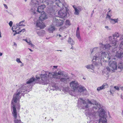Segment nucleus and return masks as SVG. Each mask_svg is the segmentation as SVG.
<instances>
[{
    "label": "nucleus",
    "instance_id": "nucleus-1",
    "mask_svg": "<svg viewBox=\"0 0 123 123\" xmlns=\"http://www.w3.org/2000/svg\"><path fill=\"white\" fill-rule=\"evenodd\" d=\"M40 77H37V75L36 77V79L32 77L29 80H27L26 84L21 85L17 91L13 95L12 100L14 98H16L18 96L20 97L19 100L22 95L24 96V94L26 93L31 90L33 85H31L34 81H35L37 83L42 84L45 85L48 84L50 81V79L47 74V73L46 72L43 74H41Z\"/></svg>",
    "mask_w": 123,
    "mask_h": 123
},
{
    "label": "nucleus",
    "instance_id": "nucleus-2",
    "mask_svg": "<svg viewBox=\"0 0 123 123\" xmlns=\"http://www.w3.org/2000/svg\"><path fill=\"white\" fill-rule=\"evenodd\" d=\"M113 56L109 53L102 51L100 53H96L92 57V61L95 65L101 66L102 65V61L104 60L106 62L111 59H113Z\"/></svg>",
    "mask_w": 123,
    "mask_h": 123
},
{
    "label": "nucleus",
    "instance_id": "nucleus-3",
    "mask_svg": "<svg viewBox=\"0 0 123 123\" xmlns=\"http://www.w3.org/2000/svg\"><path fill=\"white\" fill-rule=\"evenodd\" d=\"M17 98L14 97L12 100L11 102V110L12 116L13 117L14 123H22L20 119V117L19 114L17 112L16 109L19 110L20 108L19 103V98L20 97L18 96Z\"/></svg>",
    "mask_w": 123,
    "mask_h": 123
},
{
    "label": "nucleus",
    "instance_id": "nucleus-4",
    "mask_svg": "<svg viewBox=\"0 0 123 123\" xmlns=\"http://www.w3.org/2000/svg\"><path fill=\"white\" fill-rule=\"evenodd\" d=\"M113 37L111 36L108 37V40L110 42L109 43H106L103 44L102 43L100 44L101 48L104 50H113L114 49L117 47L119 42L116 39L119 37V34L117 32H116L112 35Z\"/></svg>",
    "mask_w": 123,
    "mask_h": 123
},
{
    "label": "nucleus",
    "instance_id": "nucleus-5",
    "mask_svg": "<svg viewBox=\"0 0 123 123\" xmlns=\"http://www.w3.org/2000/svg\"><path fill=\"white\" fill-rule=\"evenodd\" d=\"M46 4L49 6V12H53L57 10V6L61 8H62L64 6L62 3H61L60 0H55V3L56 5H55L54 3L49 4V2H46Z\"/></svg>",
    "mask_w": 123,
    "mask_h": 123
},
{
    "label": "nucleus",
    "instance_id": "nucleus-6",
    "mask_svg": "<svg viewBox=\"0 0 123 123\" xmlns=\"http://www.w3.org/2000/svg\"><path fill=\"white\" fill-rule=\"evenodd\" d=\"M70 85L72 90L74 92H81L86 90L84 87L81 85L79 86L76 81H74L71 82L70 83Z\"/></svg>",
    "mask_w": 123,
    "mask_h": 123
},
{
    "label": "nucleus",
    "instance_id": "nucleus-7",
    "mask_svg": "<svg viewBox=\"0 0 123 123\" xmlns=\"http://www.w3.org/2000/svg\"><path fill=\"white\" fill-rule=\"evenodd\" d=\"M80 99L82 101V108L83 109H85L88 107V104L95 105V106L93 107V108L96 109H97L98 108L100 109L101 107V106L99 104L97 103L96 101L94 100H92L90 101L88 100H83L82 98H81Z\"/></svg>",
    "mask_w": 123,
    "mask_h": 123
},
{
    "label": "nucleus",
    "instance_id": "nucleus-8",
    "mask_svg": "<svg viewBox=\"0 0 123 123\" xmlns=\"http://www.w3.org/2000/svg\"><path fill=\"white\" fill-rule=\"evenodd\" d=\"M108 66L106 67V69L108 71H112L114 72L117 68V63L116 61H111L108 62Z\"/></svg>",
    "mask_w": 123,
    "mask_h": 123
},
{
    "label": "nucleus",
    "instance_id": "nucleus-9",
    "mask_svg": "<svg viewBox=\"0 0 123 123\" xmlns=\"http://www.w3.org/2000/svg\"><path fill=\"white\" fill-rule=\"evenodd\" d=\"M99 115L100 117L99 120V123H106L107 122L106 118V116L103 109H101V111H99Z\"/></svg>",
    "mask_w": 123,
    "mask_h": 123
},
{
    "label": "nucleus",
    "instance_id": "nucleus-10",
    "mask_svg": "<svg viewBox=\"0 0 123 123\" xmlns=\"http://www.w3.org/2000/svg\"><path fill=\"white\" fill-rule=\"evenodd\" d=\"M30 5L32 7L31 11L33 12L34 14L36 13L35 11V8H36V7L40 5L39 2L37 0H32L30 3Z\"/></svg>",
    "mask_w": 123,
    "mask_h": 123
},
{
    "label": "nucleus",
    "instance_id": "nucleus-11",
    "mask_svg": "<svg viewBox=\"0 0 123 123\" xmlns=\"http://www.w3.org/2000/svg\"><path fill=\"white\" fill-rule=\"evenodd\" d=\"M63 22V21L62 20L54 18L53 20L52 24L53 25L59 27L62 25Z\"/></svg>",
    "mask_w": 123,
    "mask_h": 123
},
{
    "label": "nucleus",
    "instance_id": "nucleus-12",
    "mask_svg": "<svg viewBox=\"0 0 123 123\" xmlns=\"http://www.w3.org/2000/svg\"><path fill=\"white\" fill-rule=\"evenodd\" d=\"M86 115L90 117L91 116L92 117L94 116L96 114L97 112L94 111V110L92 109H90L86 111Z\"/></svg>",
    "mask_w": 123,
    "mask_h": 123
},
{
    "label": "nucleus",
    "instance_id": "nucleus-13",
    "mask_svg": "<svg viewBox=\"0 0 123 123\" xmlns=\"http://www.w3.org/2000/svg\"><path fill=\"white\" fill-rule=\"evenodd\" d=\"M67 10L64 9L60 10L58 12V17L62 18L65 17L67 15Z\"/></svg>",
    "mask_w": 123,
    "mask_h": 123
},
{
    "label": "nucleus",
    "instance_id": "nucleus-14",
    "mask_svg": "<svg viewBox=\"0 0 123 123\" xmlns=\"http://www.w3.org/2000/svg\"><path fill=\"white\" fill-rule=\"evenodd\" d=\"M47 73V74L49 79H50V81L53 78L59 79V77H57L56 75L57 74L55 73V72H46Z\"/></svg>",
    "mask_w": 123,
    "mask_h": 123
},
{
    "label": "nucleus",
    "instance_id": "nucleus-15",
    "mask_svg": "<svg viewBox=\"0 0 123 123\" xmlns=\"http://www.w3.org/2000/svg\"><path fill=\"white\" fill-rule=\"evenodd\" d=\"M36 26L39 27L41 29H43L45 26L44 24L42 23V21L40 19L37 21L36 24Z\"/></svg>",
    "mask_w": 123,
    "mask_h": 123
},
{
    "label": "nucleus",
    "instance_id": "nucleus-16",
    "mask_svg": "<svg viewBox=\"0 0 123 123\" xmlns=\"http://www.w3.org/2000/svg\"><path fill=\"white\" fill-rule=\"evenodd\" d=\"M109 87L108 84L106 83H104L101 86L98 87L97 88V90L98 91H100L101 90L104 89L105 88H107Z\"/></svg>",
    "mask_w": 123,
    "mask_h": 123
},
{
    "label": "nucleus",
    "instance_id": "nucleus-17",
    "mask_svg": "<svg viewBox=\"0 0 123 123\" xmlns=\"http://www.w3.org/2000/svg\"><path fill=\"white\" fill-rule=\"evenodd\" d=\"M76 35L78 39L80 42L82 41L81 38L80 33V29L79 27H77L76 31Z\"/></svg>",
    "mask_w": 123,
    "mask_h": 123
},
{
    "label": "nucleus",
    "instance_id": "nucleus-18",
    "mask_svg": "<svg viewBox=\"0 0 123 123\" xmlns=\"http://www.w3.org/2000/svg\"><path fill=\"white\" fill-rule=\"evenodd\" d=\"M41 13V16L39 18L40 20L43 21L44 19L47 18V16L44 12H43Z\"/></svg>",
    "mask_w": 123,
    "mask_h": 123
},
{
    "label": "nucleus",
    "instance_id": "nucleus-19",
    "mask_svg": "<svg viewBox=\"0 0 123 123\" xmlns=\"http://www.w3.org/2000/svg\"><path fill=\"white\" fill-rule=\"evenodd\" d=\"M45 7V5H42L40 6H39L37 8V11L39 13L43 12V11Z\"/></svg>",
    "mask_w": 123,
    "mask_h": 123
},
{
    "label": "nucleus",
    "instance_id": "nucleus-20",
    "mask_svg": "<svg viewBox=\"0 0 123 123\" xmlns=\"http://www.w3.org/2000/svg\"><path fill=\"white\" fill-rule=\"evenodd\" d=\"M54 25H51L48 28V30L49 33H52L55 30L56 28Z\"/></svg>",
    "mask_w": 123,
    "mask_h": 123
},
{
    "label": "nucleus",
    "instance_id": "nucleus-21",
    "mask_svg": "<svg viewBox=\"0 0 123 123\" xmlns=\"http://www.w3.org/2000/svg\"><path fill=\"white\" fill-rule=\"evenodd\" d=\"M115 56L118 58H122L123 57V52L117 51L116 53Z\"/></svg>",
    "mask_w": 123,
    "mask_h": 123
},
{
    "label": "nucleus",
    "instance_id": "nucleus-22",
    "mask_svg": "<svg viewBox=\"0 0 123 123\" xmlns=\"http://www.w3.org/2000/svg\"><path fill=\"white\" fill-rule=\"evenodd\" d=\"M15 29L16 30L15 31L12 30L13 32H15L13 34L14 36L16 34H19V33L21 32V30L20 27L19 28V27H18H18H17L15 28Z\"/></svg>",
    "mask_w": 123,
    "mask_h": 123
},
{
    "label": "nucleus",
    "instance_id": "nucleus-23",
    "mask_svg": "<svg viewBox=\"0 0 123 123\" xmlns=\"http://www.w3.org/2000/svg\"><path fill=\"white\" fill-rule=\"evenodd\" d=\"M25 21V20H24L20 22L19 23H17L16 24L17 26H13L12 27V29L13 28H15V27H18L20 26H25V25L23 24V23Z\"/></svg>",
    "mask_w": 123,
    "mask_h": 123
},
{
    "label": "nucleus",
    "instance_id": "nucleus-24",
    "mask_svg": "<svg viewBox=\"0 0 123 123\" xmlns=\"http://www.w3.org/2000/svg\"><path fill=\"white\" fill-rule=\"evenodd\" d=\"M75 42L73 40L72 38H70V44L72 46V47L70 48V49L73 50L74 49V47L73 46L75 44Z\"/></svg>",
    "mask_w": 123,
    "mask_h": 123
},
{
    "label": "nucleus",
    "instance_id": "nucleus-25",
    "mask_svg": "<svg viewBox=\"0 0 123 123\" xmlns=\"http://www.w3.org/2000/svg\"><path fill=\"white\" fill-rule=\"evenodd\" d=\"M73 6L75 10V12L74 13V14L76 15H78L79 14L80 11H79V10L75 6Z\"/></svg>",
    "mask_w": 123,
    "mask_h": 123
},
{
    "label": "nucleus",
    "instance_id": "nucleus-26",
    "mask_svg": "<svg viewBox=\"0 0 123 123\" xmlns=\"http://www.w3.org/2000/svg\"><path fill=\"white\" fill-rule=\"evenodd\" d=\"M45 31L43 30L40 31H38L37 32V33L38 35L40 36H43V35L45 34Z\"/></svg>",
    "mask_w": 123,
    "mask_h": 123
},
{
    "label": "nucleus",
    "instance_id": "nucleus-27",
    "mask_svg": "<svg viewBox=\"0 0 123 123\" xmlns=\"http://www.w3.org/2000/svg\"><path fill=\"white\" fill-rule=\"evenodd\" d=\"M115 90L114 87L113 86L111 87L110 89V91L108 92V93H110L109 94L112 95L114 93Z\"/></svg>",
    "mask_w": 123,
    "mask_h": 123
},
{
    "label": "nucleus",
    "instance_id": "nucleus-28",
    "mask_svg": "<svg viewBox=\"0 0 123 123\" xmlns=\"http://www.w3.org/2000/svg\"><path fill=\"white\" fill-rule=\"evenodd\" d=\"M85 67L87 69H89L93 70L94 68V67L92 65H88L86 66Z\"/></svg>",
    "mask_w": 123,
    "mask_h": 123
},
{
    "label": "nucleus",
    "instance_id": "nucleus-29",
    "mask_svg": "<svg viewBox=\"0 0 123 123\" xmlns=\"http://www.w3.org/2000/svg\"><path fill=\"white\" fill-rule=\"evenodd\" d=\"M118 68L122 70L123 69V63L120 62L118 64Z\"/></svg>",
    "mask_w": 123,
    "mask_h": 123
},
{
    "label": "nucleus",
    "instance_id": "nucleus-30",
    "mask_svg": "<svg viewBox=\"0 0 123 123\" xmlns=\"http://www.w3.org/2000/svg\"><path fill=\"white\" fill-rule=\"evenodd\" d=\"M118 18L117 19H111V22L113 24H114L116 23H117L118 21Z\"/></svg>",
    "mask_w": 123,
    "mask_h": 123
},
{
    "label": "nucleus",
    "instance_id": "nucleus-31",
    "mask_svg": "<svg viewBox=\"0 0 123 123\" xmlns=\"http://www.w3.org/2000/svg\"><path fill=\"white\" fill-rule=\"evenodd\" d=\"M119 47L120 49H123V41H122L120 42Z\"/></svg>",
    "mask_w": 123,
    "mask_h": 123
},
{
    "label": "nucleus",
    "instance_id": "nucleus-32",
    "mask_svg": "<svg viewBox=\"0 0 123 123\" xmlns=\"http://www.w3.org/2000/svg\"><path fill=\"white\" fill-rule=\"evenodd\" d=\"M67 79H66L65 78H62L60 79V81L65 83H66L67 82Z\"/></svg>",
    "mask_w": 123,
    "mask_h": 123
},
{
    "label": "nucleus",
    "instance_id": "nucleus-33",
    "mask_svg": "<svg viewBox=\"0 0 123 123\" xmlns=\"http://www.w3.org/2000/svg\"><path fill=\"white\" fill-rule=\"evenodd\" d=\"M99 48L98 47H95L93 48L92 52L98 51L99 50Z\"/></svg>",
    "mask_w": 123,
    "mask_h": 123
},
{
    "label": "nucleus",
    "instance_id": "nucleus-34",
    "mask_svg": "<svg viewBox=\"0 0 123 123\" xmlns=\"http://www.w3.org/2000/svg\"><path fill=\"white\" fill-rule=\"evenodd\" d=\"M55 73L57 74L56 75V76H57V77H59V79H60V75H62V73L61 72H59L58 73L56 72H55Z\"/></svg>",
    "mask_w": 123,
    "mask_h": 123
},
{
    "label": "nucleus",
    "instance_id": "nucleus-35",
    "mask_svg": "<svg viewBox=\"0 0 123 123\" xmlns=\"http://www.w3.org/2000/svg\"><path fill=\"white\" fill-rule=\"evenodd\" d=\"M16 61L18 63H22V62L20 60V59L19 58H17Z\"/></svg>",
    "mask_w": 123,
    "mask_h": 123
},
{
    "label": "nucleus",
    "instance_id": "nucleus-36",
    "mask_svg": "<svg viewBox=\"0 0 123 123\" xmlns=\"http://www.w3.org/2000/svg\"><path fill=\"white\" fill-rule=\"evenodd\" d=\"M114 87L115 88V90H116L117 91L119 90V87H118V86H115Z\"/></svg>",
    "mask_w": 123,
    "mask_h": 123
},
{
    "label": "nucleus",
    "instance_id": "nucleus-37",
    "mask_svg": "<svg viewBox=\"0 0 123 123\" xmlns=\"http://www.w3.org/2000/svg\"><path fill=\"white\" fill-rule=\"evenodd\" d=\"M65 28V26L62 27L60 28L59 29V30L60 31H62Z\"/></svg>",
    "mask_w": 123,
    "mask_h": 123
},
{
    "label": "nucleus",
    "instance_id": "nucleus-38",
    "mask_svg": "<svg viewBox=\"0 0 123 123\" xmlns=\"http://www.w3.org/2000/svg\"><path fill=\"white\" fill-rule=\"evenodd\" d=\"M77 8L79 10L80 12L82 10V8L80 6H78L77 7Z\"/></svg>",
    "mask_w": 123,
    "mask_h": 123
},
{
    "label": "nucleus",
    "instance_id": "nucleus-39",
    "mask_svg": "<svg viewBox=\"0 0 123 123\" xmlns=\"http://www.w3.org/2000/svg\"><path fill=\"white\" fill-rule=\"evenodd\" d=\"M28 44L29 45H30L31 47H34V45L31 43V42H29Z\"/></svg>",
    "mask_w": 123,
    "mask_h": 123
},
{
    "label": "nucleus",
    "instance_id": "nucleus-40",
    "mask_svg": "<svg viewBox=\"0 0 123 123\" xmlns=\"http://www.w3.org/2000/svg\"><path fill=\"white\" fill-rule=\"evenodd\" d=\"M109 11L108 12L107 14L110 15H111V10L110 9H109Z\"/></svg>",
    "mask_w": 123,
    "mask_h": 123
},
{
    "label": "nucleus",
    "instance_id": "nucleus-41",
    "mask_svg": "<svg viewBox=\"0 0 123 123\" xmlns=\"http://www.w3.org/2000/svg\"><path fill=\"white\" fill-rule=\"evenodd\" d=\"M66 25H69V20H66Z\"/></svg>",
    "mask_w": 123,
    "mask_h": 123
},
{
    "label": "nucleus",
    "instance_id": "nucleus-42",
    "mask_svg": "<svg viewBox=\"0 0 123 123\" xmlns=\"http://www.w3.org/2000/svg\"><path fill=\"white\" fill-rule=\"evenodd\" d=\"M13 23L12 21H10L9 23V26L11 27Z\"/></svg>",
    "mask_w": 123,
    "mask_h": 123
},
{
    "label": "nucleus",
    "instance_id": "nucleus-43",
    "mask_svg": "<svg viewBox=\"0 0 123 123\" xmlns=\"http://www.w3.org/2000/svg\"><path fill=\"white\" fill-rule=\"evenodd\" d=\"M67 89L66 88L64 90V92H65V93H67V92H69V91L68 90H67Z\"/></svg>",
    "mask_w": 123,
    "mask_h": 123
},
{
    "label": "nucleus",
    "instance_id": "nucleus-44",
    "mask_svg": "<svg viewBox=\"0 0 123 123\" xmlns=\"http://www.w3.org/2000/svg\"><path fill=\"white\" fill-rule=\"evenodd\" d=\"M105 28L107 30H111V28H109V27H108L107 26H106L105 27Z\"/></svg>",
    "mask_w": 123,
    "mask_h": 123
},
{
    "label": "nucleus",
    "instance_id": "nucleus-45",
    "mask_svg": "<svg viewBox=\"0 0 123 123\" xmlns=\"http://www.w3.org/2000/svg\"><path fill=\"white\" fill-rule=\"evenodd\" d=\"M111 15L107 14V16L106 17V18H111Z\"/></svg>",
    "mask_w": 123,
    "mask_h": 123
},
{
    "label": "nucleus",
    "instance_id": "nucleus-46",
    "mask_svg": "<svg viewBox=\"0 0 123 123\" xmlns=\"http://www.w3.org/2000/svg\"><path fill=\"white\" fill-rule=\"evenodd\" d=\"M72 76H71V78H74V75L72 73L71 74Z\"/></svg>",
    "mask_w": 123,
    "mask_h": 123
},
{
    "label": "nucleus",
    "instance_id": "nucleus-47",
    "mask_svg": "<svg viewBox=\"0 0 123 123\" xmlns=\"http://www.w3.org/2000/svg\"><path fill=\"white\" fill-rule=\"evenodd\" d=\"M24 40H25V41L26 42H27L28 43H29V42H31V41L30 40H29V42H28V40H27L26 39H24Z\"/></svg>",
    "mask_w": 123,
    "mask_h": 123
},
{
    "label": "nucleus",
    "instance_id": "nucleus-48",
    "mask_svg": "<svg viewBox=\"0 0 123 123\" xmlns=\"http://www.w3.org/2000/svg\"><path fill=\"white\" fill-rule=\"evenodd\" d=\"M4 6L6 8V9H7L8 8V7L6 4H4Z\"/></svg>",
    "mask_w": 123,
    "mask_h": 123
},
{
    "label": "nucleus",
    "instance_id": "nucleus-49",
    "mask_svg": "<svg viewBox=\"0 0 123 123\" xmlns=\"http://www.w3.org/2000/svg\"><path fill=\"white\" fill-rule=\"evenodd\" d=\"M25 31V29H23L22 30H21V32L22 31L23 32Z\"/></svg>",
    "mask_w": 123,
    "mask_h": 123
},
{
    "label": "nucleus",
    "instance_id": "nucleus-50",
    "mask_svg": "<svg viewBox=\"0 0 123 123\" xmlns=\"http://www.w3.org/2000/svg\"><path fill=\"white\" fill-rule=\"evenodd\" d=\"M57 66H54L53 67L54 68H57Z\"/></svg>",
    "mask_w": 123,
    "mask_h": 123
},
{
    "label": "nucleus",
    "instance_id": "nucleus-51",
    "mask_svg": "<svg viewBox=\"0 0 123 123\" xmlns=\"http://www.w3.org/2000/svg\"><path fill=\"white\" fill-rule=\"evenodd\" d=\"M28 49H29L31 51V52H32L33 51V50H32V49H30V48H28Z\"/></svg>",
    "mask_w": 123,
    "mask_h": 123
},
{
    "label": "nucleus",
    "instance_id": "nucleus-52",
    "mask_svg": "<svg viewBox=\"0 0 123 123\" xmlns=\"http://www.w3.org/2000/svg\"><path fill=\"white\" fill-rule=\"evenodd\" d=\"M14 46H17V44L15 42H14Z\"/></svg>",
    "mask_w": 123,
    "mask_h": 123
},
{
    "label": "nucleus",
    "instance_id": "nucleus-53",
    "mask_svg": "<svg viewBox=\"0 0 123 123\" xmlns=\"http://www.w3.org/2000/svg\"><path fill=\"white\" fill-rule=\"evenodd\" d=\"M21 63V64L20 65V66L22 67L24 66V64L22 62V63Z\"/></svg>",
    "mask_w": 123,
    "mask_h": 123
},
{
    "label": "nucleus",
    "instance_id": "nucleus-54",
    "mask_svg": "<svg viewBox=\"0 0 123 123\" xmlns=\"http://www.w3.org/2000/svg\"><path fill=\"white\" fill-rule=\"evenodd\" d=\"M93 13L92 12L91 14V17H92V15H93Z\"/></svg>",
    "mask_w": 123,
    "mask_h": 123
},
{
    "label": "nucleus",
    "instance_id": "nucleus-55",
    "mask_svg": "<svg viewBox=\"0 0 123 123\" xmlns=\"http://www.w3.org/2000/svg\"><path fill=\"white\" fill-rule=\"evenodd\" d=\"M57 36H59V37H61L62 36L60 35V34H59V35H57Z\"/></svg>",
    "mask_w": 123,
    "mask_h": 123
},
{
    "label": "nucleus",
    "instance_id": "nucleus-56",
    "mask_svg": "<svg viewBox=\"0 0 123 123\" xmlns=\"http://www.w3.org/2000/svg\"><path fill=\"white\" fill-rule=\"evenodd\" d=\"M2 55V53L0 52V56H1Z\"/></svg>",
    "mask_w": 123,
    "mask_h": 123
},
{
    "label": "nucleus",
    "instance_id": "nucleus-57",
    "mask_svg": "<svg viewBox=\"0 0 123 123\" xmlns=\"http://www.w3.org/2000/svg\"><path fill=\"white\" fill-rule=\"evenodd\" d=\"M123 39V37H121L120 38V40H121L122 39Z\"/></svg>",
    "mask_w": 123,
    "mask_h": 123
},
{
    "label": "nucleus",
    "instance_id": "nucleus-58",
    "mask_svg": "<svg viewBox=\"0 0 123 123\" xmlns=\"http://www.w3.org/2000/svg\"><path fill=\"white\" fill-rule=\"evenodd\" d=\"M121 89L123 91V87H121Z\"/></svg>",
    "mask_w": 123,
    "mask_h": 123
},
{
    "label": "nucleus",
    "instance_id": "nucleus-59",
    "mask_svg": "<svg viewBox=\"0 0 123 123\" xmlns=\"http://www.w3.org/2000/svg\"><path fill=\"white\" fill-rule=\"evenodd\" d=\"M99 2H100L102 0H97Z\"/></svg>",
    "mask_w": 123,
    "mask_h": 123
},
{
    "label": "nucleus",
    "instance_id": "nucleus-60",
    "mask_svg": "<svg viewBox=\"0 0 123 123\" xmlns=\"http://www.w3.org/2000/svg\"><path fill=\"white\" fill-rule=\"evenodd\" d=\"M1 33L0 32V37H1Z\"/></svg>",
    "mask_w": 123,
    "mask_h": 123
},
{
    "label": "nucleus",
    "instance_id": "nucleus-61",
    "mask_svg": "<svg viewBox=\"0 0 123 123\" xmlns=\"http://www.w3.org/2000/svg\"><path fill=\"white\" fill-rule=\"evenodd\" d=\"M6 11L8 13V14H10V13L9 12H8L7 11H7Z\"/></svg>",
    "mask_w": 123,
    "mask_h": 123
},
{
    "label": "nucleus",
    "instance_id": "nucleus-62",
    "mask_svg": "<svg viewBox=\"0 0 123 123\" xmlns=\"http://www.w3.org/2000/svg\"><path fill=\"white\" fill-rule=\"evenodd\" d=\"M94 10H93V11H92V12L93 13H94Z\"/></svg>",
    "mask_w": 123,
    "mask_h": 123
},
{
    "label": "nucleus",
    "instance_id": "nucleus-63",
    "mask_svg": "<svg viewBox=\"0 0 123 123\" xmlns=\"http://www.w3.org/2000/svg\"><path fill=\"white\" fill-rule=\"evenodd\" d=\"M27 0H25V2H26Z\"/></svg>",
    "mask_w": 123,
    "mask_h": 123
},
{
    "label": "nucleus",
    "instance_id": "nucleus-64",
    "mask_svg": "<svg viewBox=\"0 0 123 123\" xmlns=\"http://www.w3.org/2000/svg\"><path fill=\"white\" fill-rule=\"evenodd\" d=\"M51 120L53 121V119H51Z\"/></svg>",
    "mask_w": 123,
    "mask_h": 123
}]
</instances>
